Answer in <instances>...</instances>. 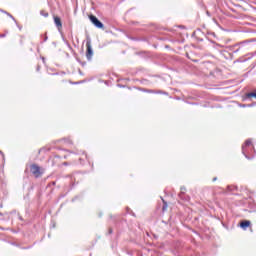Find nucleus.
<instances>
[{
  "label": "nucleus",
  "mask_w": 256,
  "mask_h": 256,
  "mask_svg": "<svg viewBox=\"0 0 256 256\" xmlns=\"http://www.w3.org/2000/svg\"><path fill=\"white\" fill-rule=\"evenodd\" d=\"M89 18H90V20L92 21V23H93L94 25H97V17H95V16H93V15H90Z\"/></svg>",
  "instance_id": "6"
},
{
  "label": "nucleus",
  "mask_w": 256,
  "mask_h": 256,
  "mask_svg": "<svg viewBox=\"0 0 256 256\" xmlns=\"http://www.w3.org/2000/svg\"><path fill=\"white\" fill-rule=\"evenodd\" d=\"M54 22H55V25L56 27H58V29H61V27H63V24L61 23V18L59 17H54Z\"/></svg>",
  "instance_id": "3"
},
{
  "label": "nucleus",
  "mask_w": 256,
  "mask_h": 256,
  "mask_svg": "<svg viewBox=\"0 0 256 256\" xmlns=\"http://www.w3.org/2000/svg\"><path fill=\"white\" fill-rule=\"evenodd\" d=\"M249 225H251L250 221H243L241 222L240 226L242 229H247V227H249Z\"/></svg>",
  "instance_id": "4"
},
{
  "label": "nucleus",
  "mask_w": 256,
  "mask_h": 256,
  "mask_svg": "<svg viewBox=\"0 0 256 256\" xmlns=\"http://www.w3.org/2000/svg\"><path fill=\"white\" fill-rule=\"evenodd\" d=\"M86 47H87L86 57L87 59H91V57H93V49L91 48V42H87Z\"/></svg>",
  "instance_id": "2"
},
{
  "label": "nucleus",
  "mask_w": 256,
  "mask_h": 256,
  "mask_svg": "<svg viewBox=\"0 0 256 256\" xmlns=\"http://www.w3.org/2000/svg\"><path fill=\"white\" fill-rule=\"evenodd\" d=\"M30 171L33 175H35V177H40L41 174L43 173L41 168L37 165H32L31 168H30Z\"/></svg>",
  "instance_id": "1"
},
{
  "label": "nucleus",
  "mask_w": 256,
  "mask_h": 256,
  "mask_svg": "<svg viewBox=\"0 0 256 256\" xmlns=\"http://www.w3.org/2000/svg\"><path fill=\"white\" fill-rule=\"evenodd\" d=\"M41 15H43L44 17H49V13L41 12Z\"/></svg>",
  "instance_id": "9"
},
{
  "label": "nucleus",
  "mask_w": 256,
  "mask_h": 256,
  "mask_svg": "<svg viewBox=\"0 0 256 256\" xmlns=\"http://www.w3.org/2000/svg\"><path fill=\"white\" fill-rule=\"evenodd\" d=\"M251 145V140H246L245 145L242 146V153L245 155L246 150L245 147H249Z\"/></svg>",
  "instance_id": "5"
},
{
  "label": "nucleus",
  "mask_w": 256,
  "mask_h": 256,
  "mask_svg": "<svg viewBox=\"0 0 256 256\" xmlns=\"http://www.w3.org/2000/svg\"><path fill=\"white\" fill-rule=\"evenodd\" d=\"M185 191H187V189L185 187L181 188V193H185Z\"/></svg>",
  "instance_id": "11"
},
{
  "label": "nucleus",
  "mask_w": 256,
  "mask_h": 256,
  "mask_svg": "<svg viewBox=\"0 0 256 256\" xmlns=\"http://www.w3.org/2000/svg\"><path fill=\"white\" fill-rule=\"evenodd\" d=\"M249 97H255V99H256V93H250Z\"/></svg>",
  "instance_id": "10"
},
{
  "label": "nucleus",
  "mask_w": 256,
  "mask_h": 256,
  "mask_svg": "<svg viewBox=\"0 0 256 256\" xmlns=\"http://www.w3.org/2000/svg\"><path fill=\"white\" fill-rule=\"evenodd\" d=\"M164 206H163V211H165L167 209V202L163 201Z\"/></svg>",
  "instance_id": "8"
},
{
  "label": "nucleus",
  "mask_w": 256,
  "mask_h": 256,
  "mask_svg": "<svg viewBox=\"0 0 256 256\" xmlns=\"http://www.w3.org/2000/svg\"><path fill=\"white\" fill-rule=\"evenodd\" d=\"M97 28L98 29H104L103 23L99 20H97Z\"/></svg>",
  "instance_id": "7"
},
{
  "label": "nucleus",
  "mask_w": 256,
  "mask_h": 256,
  "mask_svg": "<svg viewBox=\"0 0 256 256\" xmlns=\"http://www.w3.org/2000/svg\"><path fill=\"white\" fill-rule=\"evenodd\" d=\"M213 181H217V178H214Z\"/></svg>",
  "instance_id": "12"
}]
</instances>
